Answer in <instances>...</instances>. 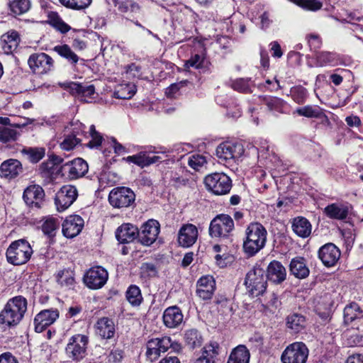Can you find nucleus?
I'll list each match as a JSON object with an SVG mask.
<instances>
[{"label":"nucleus","instance_id":"obj_14","mask_svg":"<svg viewBox=\"0 0 363 363\" xmlns=\"http://www.w3.org/2000/svg\"><path fill=\"white\" fill-rule=\"evenodd\" d=\"M88 164L82 158H77L62 166V171L67 174L69 179H77L84 177L88 172Z\"/></svg>","mask_w":363,"mask_h":363},{"label":"nucleus","instance_id":"obj_31","mask_svg":"<svg viewBox=\"0 0 363 363\" xmlns=\"http://www.w3.org/2000/svg\"><path fill=\"white\" fill-rule=\"evenodd\" d=\"M19 40V35L16 31L8 32L1 36L3 49L6 52H13L17 48Z\"/></svg>","mask_w":363,"mask_h":363},{"label":"nucleus","instance_id":"obj_8","mask_svg":"<svg viewBox=\"0 0 363 363\" xmlns=\"http://www.w3.org/2000/svg\"><path fill=\"white\" fill-rule=\"evenodd\" d=\"M88 337L82 334H77L71 337L65 348L67 355L73 360L79 361L86 355Z\"/></svg>","mask_w":363,"mask_h":363},{"label":"nucleus","instance_id":"obj_46","mask_svg":"<svg viewBox=\"0 0 363 363\" xmlns=\"http://www.w3.org/2000/svg\"><path fill=\"white\" fill-rule=\"evenodd\" d=\"M296 5L306 10L316 11L321 9L323 4L318 0H296Z\"/></svg>","mask_w":363,"mask_h":363},{"label":"nucleus","instance_id":"obj_40","mask_svg":"<svg viewBox=\"0 0 363 363\" xmlns=\"http://www.w3.org/2000/svg\"><path fill=\"white\" fill-rule=\"evenodd\" d=\"M264 101L268 109L271 111L283 113L287 108V104L277 97H268Z\"/></svg>","mask_w":363,"mask_h":363},{"label":"nucleus","instance_id":"obj_27","mask_svg":"<svg viewBox=\"0 0 363 363\" xmlns=\"http://www.w3.org/2000/svg\"><path fill=\"white\" fill-rule=\"evenodd\" d=\"M95 328L96 334L102 338L110 339L115 333L113 321L106 317L100 318L97 321Z\"/></svg>","mask_w":363,"mask_h":363},{"label":"nucleus","instance_id":"obj_9","mask_svg":"<svg viewBox=\"0 0 363 363\" xmlns=\"http://www.w3.org/2000/svg\"><path fill=\"white\" fill-rule=\"evenodd\" d=\"M134 192L127 187H117L111 191L108 195V201L114 208H126L130 206L135 201Z\"/></svg>","mask_w":363,"mask_h":363},{"label":"nucleus","instance_id":"obj_48","mask_svg":"<svg viewBox=\"0 0 363 363\" xmlns=\"http://www.w3.org/2000/svg\"><path fill=\"white\" fill-rule=\"evenodd\" d=\"M308 357V349L303 342H296V363H306Z\"/></svg>","mask_w":363,"mask_h":363},{"label":"nucleus","instance_id":"obj_58","mask_svg":"<svg viewBox=\"0 0 363 363\" xmlns=\"http://www.w3.org/2000/svg\"><path fill=\"white\" fill-rule=\"evenodd\" d=\"M53 26L63 33L68 32L70 29V27L58 17L53 19Z\"/></svg>","mask_w":363,"mask_h":363},{"label":"nucleus","instance_id":"obj_17","mask_svg":"<svg viewBox=\"0 0 363 363\" xmlns=\"http://www.w3.org/2000/svg\"><path fill=\"white\" fill-rule=\"evenodd\" d=\"M59 317L56 309H47L40 311L34 318L35 330L37 333L43 332L47 327L55 322Z\"/></svg>","mask_w":363,"mask_h":363},{"label":"nucleus","instance_id":"obj_34","mask_svg":"<svg viewBox=\"0 0 363 363\" xmlns=\"http://www.w3.org/2000/svg\"><path fill=\"white\" fill-rule=\"evenodd\" d=\"M296 113L301 116L307 118H322L328 121L327 116L324 114L322 109L317 106H306L299 108H296Z\"/></svg>","mask_w":363,"mask_h":363},{"label":"nucleus","instance_id":"obj_6","mask_svg":"<svg viewBox=\"0 0 363 363\" xmlns=\"http://www.w3.org/2000/svg\"><path fill=\"white\" fill-rule=\"evenodd\" d=\"M233 230V220L227 214L216 216L209 225V234L212 238H228Z\"/></svg>","mask_w":363,"mask_h":363},{"label":"nucleus","instance_id":"obj_47","mask_svg":"<svg viewBox=\"0 0 363 363\" xmlns=\"http://www.w3.org/2000/svg\"><path fill=\"white\" fill-rule=\"evenodd\" d=\"M23 152L28 156L30 161L33 163L39 162L45 155V150L43 148L30 147L28 149L23 150Z\"/></svg>","mask_w":363,"mask_h":363},{"label":"nucleus","instance_id":"obj_20","mask_svg":"<svg viewBox=\"0 0 363 363\" xmlns=\"http://www.w3.org/2000/svg\"><path fill=\"white\" fill-rule=\"evenodd\" d=\"M66 87L71 94L86 102H89L95 94V88L93 85L69 82Z\"/></svg>","mask_w":363,"mask_h":363},{"label":"nucleus","instance_id":"obj_59","mask_svg":"<svg viewBox=\"0 0 363 363\" xmlns=\"http://www.w3.org/2000/svg\"><path fill=\"white\" fill-rule=\"evenodd\" d=\"M308 44L311 49L316 50L320 47L321 40L318 35L311 34L308 36Z\"/></svg>","mask_w":363,"mask_h":363},{"label":"nucleus","instance_id":"obj_43","mask_svg":"<svg viewBox=\"0 0 363 363\" xmlns=\"http://www.w3.org/2000/svg\"><path fill=\"white\" fill-rule=\"evenodd\" d=\"M60 2L65 7L81 10L87 8L91 3L92 0H59Z\"/></svg>","mask_w":363,"mask_h":363},{"label":"nucleus","instance_id":"obj_61","mask_svg":"<svg viewBox=\"0 0 363 363\" xmlns=\"http://www.w3.org/2000/svg\"><path fill=\"white\" fill-rule=\"evenodd\" d=\"M179 84H172L168 88H167L165 94L168 97L174 98L175 97L176 94L179 91Z\"/></svg>","mask_w":363,"mask_h":363},{"label":"nucleus","instance_id":"obj_55","mask_svg":"<svg viewBox=\"0 0 363 363\" xmlns=\"http://www.w3.org/2000/svg\"><path fill=\"white\" fill-rule=\"evenodd\" d=\"M204 57L200 55H193L185 63L186 68L194 67L195 69H201L203 67Z\"/></svg>","mask_w":363,"mask_h":363},{"label":"nucleus","instance_id":"obj_24","mask_svg":"<svg viewBox=\"0 0 363 363\" xmlns=\"http://www.w3.org/2000/svg\"><path fill=\"white\" fill-rule=\"evenodd\" d=\"M138 229L136 226L130 223H124L116 230V237L120 242L128 243L138 238Z\"/></svg>","mask_w":363,"mask_h":363},{"label":"nucleus","instance_id":"obj_39","mask_svg":"<svg viewBox=\"0 0 363 363\" xmlns=\"http://www.w3.org/2000/svg\"><path fill=\"white\" fill-rule=\"evenodd\" d=\"M126 298L133 306H138L143 301L140 289L135 285H131L126 291Z\"/></svg>","mask_w":363,"mask_h":363},{"label":"nucleus","instance_id":"obj_30","mask_svg":"<svg viewBox=\"0 0 363 363\" xmlns=\"http://www.w3.org/2000/svg\"><path fill=\"white\" fill-rule=\"evenodd\" d=\"M218 346L217 343H211L203 347L201 355L197 358L194 363H215V357L218 354Z\"/></svg>","mask_w":363,"mask_h":363},{"label":"nucleus","instance_id":"obj_15","mask_svg":"<svg viewBox=\"0 0 363 363\" xmlns=\"http://www.w3.org/2000/svg\"><path fill=\"white\" fill-rule=\"evenodd\" d=\"M159 232V223L155 220H150L143 225L141 230L138 231V240L143 245L149 246L156 240Z\"/></svg>","mask_w":363,"mask_h":363},{"label":"nucleus","instance_id":"obj_10","mask_svg":"<svg viewBox=\"0 0 363 363\" xmlns=\"http://www.w3.org/2000/svg\"><path fill=\"white\" fill-rule=\"evenodd\" d=\"M78 191L72 185L63 186L56 194L55 203L58 211L68 208L77 199Z\"/></svg>","mask_w":363,"mask_h":363},{"label":"nucleus","instance_id":"obj_63","mask_svg":"<svg viewBox=\"0 0 363 363\" xmlns=\"http://www.w3.org/2000/svg\"><path fill=\"white\" fill-rule=\"evenodd\" d=\"M307 91L303 88H296V103L302 104L306 97Z\"/></svg>","mask_w":363,"mask_h":363},{"label":"nucleus","instance_id":"obj_37","mask_svg":"<svg viewBox=\"0 0 363 363\" xmlns=\"http://www.w3.org/2000/svg\"><path fill=\"white\" fill-rule=\"evenodd\" d=\"M311 223L304 217H296V235L301 238H308L311 233Z\"/></svg>","mask_w":363,"mask_h":363},{"label":"nucleus","instance_id":"obj_38","mask_svg":"<svg viewBox=\"0 0 363 363\" xmlns=\"http://www.w3.org/2000/svg\"><path fill=\"white\" fill-rule=\"evenodd\" d=\"M60 223L57 219L48 217L44 219L41 228L43 233L50 238L54 237L59 228Z\"/></svg>","mask_w":363,"mask_h":363},{"label":"nucleus","instance_id":"obj_21","mask_svg":"<svg viewBox=\"0 0 363 363\" xmlns=\"http://www.w3.org/2000/svg\"><path fill=\"white\" fill-rule=\"evenodd\" d=\"M83 226L84 220L79 216H70L62 223V233L67 238H74L81 232Z\"/></svg>","mask_w":363,"mask_h":363},{"label":"nucleus","instance_id":"obj_36","mask_svg":"<svg viewBox=\"0 0 363 363\" xmlns=\"http://www.w3.org/2000/svg\"><path fill=\"white\" fill-rule=\"evenodd\" d=\"M135 94V87L133 84H123L117 86L114 96L117 99H129Z\"/></svg>","mask_w":363,"mask_h":363},{"label":"nucleus","instance_id":"obj_60","mask_svg":"<svg viewBox=\"0 0 363 363\" xmlns=\"http://www.w3.org/2000/svg\"><path fill=\"white\" fill-rule=\"evenodd\" d=\"M0 363H18V361L10 352H5L0 355Z\"/></svg>","mask_w":363,"mask_h":363},{"label":"nucleus","instance_id":"obj_44","mask_svg":"<svg viewBox=\"0 0 363 363\" xmlns=\"http://www.w3.org/2000/svg\"><path fill=\"white\" fill-rule=\"evenodd\" d=\"M57 282L64 286H72L74 283L73 272L69 270L60 272L57 274Z\"/></svg>","mask_w":363,"mask_h":363},{"label":"nucleus","instance_id":"obj_45","mask_svg":"<svg viewBox=\"0 0 363 363\" xmlns=\"http://www.w3.org/2000/svg\"><path fill=\"white\" fill-rule=\"evenodd\" d=\"M91 139L89 142V146L90 147H98L101 145L103 137L101 134L97 132L94 125H90L89 132L86 133Z\"/></svg>","mask_w":363,"mask_h":363},{"label":"nucleus","instance_id":"obj_23","mask_svg":"<svg viewBox=\"0 0 363 363\" xmlns=\"http://www.w3.org/2000/svg\"><path fill=\"white\" fill-rule=\"evenodd\" d=\"M286 271L284 267L278 261L274 260L267 267V279L275 284H281L286 279Z\"/></svg>","mask_w":363,"mask_h":363},{"label":"nucleus","instance_id":"obj_56","mask_svg":"<svg viewBox=\"0 0 363 363\" xmlns=\"http://www.w3.org/2000/svg\"><path fill=\"white\" fill-rule=\"evenodd\" d=\"M277 206L284 212H287L294 207V199L288 197L284 198L278 201Z\"/></svg>","mask_w":363,"mask_h":363},{"label":"nucleus","instance_id":"obj_62","mask_svg":"<svg viewBox=\"0 0 363 363\" xmlns=\"http://www.w3.org/2000/svg\"><path fill=\"white\" fill-rule=\"evenodd\" d=\"M123 4L126 5V10H129L131 12H138L140 11V6L132 0H125L123 1Z\"/></svg>","mask_w":363,"mask_h":363},{"label":"nucleus","instance_id":"obj_1","mask_svg":"<svg viewBox=\"0 0 363 363\" xmlns=\"http://www.w3.org/2000/svg\"><path fill=\"white\" fill-rule=\"evenodd\" d=\"M27 311V300L22 296L10 298L0 313V323L7 326L18 325Z\"/></svg>","mask_w":363,"mask_h":363},{"label":"nucleus","instance_id":"obj_3","mask_svg":"<svg viewBox=\"0 0 363 363\" xmlns=\"http://www.w3.org/2000/svg\"><path fill=\"white\" fill-rule=\"evenodd\" d=\"M33 253L30 243L24 239H20L11 243L6 255L9 263L13 265H21L30 259Z\"/></svg>","mask_w":363,"mask_h":363},{"label":"nucleus","instance_id":"obj_25","mask_svg":"<svg viewBox=\"0 0 363 363\" xmlns=\"http://www.w3.org/2000/svg\"><path fill=\"white\" fill-rule=\"evenodd\" d=\"M21 163L15 159H9L1 163L0 174L5 178H14L22 172Z\"/></svg>","mask_w":363,"mask_h":363},{"label":"nucleus","instance_id":"obj_28","mask_svg":"<svg viewBox=\"0 0 363 363\" xmlns=\"http://www.w3.org/2000/svg\"><path fill=\"white\" fill-rule=\"evenodd\" d=\"M250 353L244 345L235 347L230 354L227 363H249Z\"/></svg>","mask_w":363,"mask_h":363},{"label":"nucleus","instance_id":"obj_57","mask_svg":"<svg viewBox=\"0 0 363 363\" xmlns=\"http://www.w3.org/2000/svg\"><path fill=\"white\" fill-rule=\"evenodd\" d=\"M123 357V352L122 350L118 349L113 350L108 356V361L113 363L120 362Z\"/></svg>","mask_w":363,"mask_h":363},{"label":"nucleus","instance_id":"obj_4","mask_svg":"<svg viewBox=\"0 0 363 363\" xmlns=\"http://www.w3.org/2000/svg\"><path fill=\"white\" fill-rule=\"evenodd\" d=\"M245 284L252 296L262 294L267 289V278L264 271L260 267H255L246 275Z\"/></svg>","mask_w":363,"mask_h":363},{"label":"nucleus","instance_id":"obj_32","mask_svg":"<svg viewBox=\"0 0 363 363\" xmlns=\"http://www.w3.org/2000/svg\"><path fill=\"white\" fill-rule=\"evenodd\" d=\"M16 127L19 125H0V143H8L17 140L20 133L15 128Z\"/></svg>","mask_w":363,"mask_h":363},{"label":"nucleus","instance_id":"obj_52","mask_svg":"<svg viewBox=\"0 0 363 363\" xmlns=\"http://www.w3.org/2000/svg\"><path fill=\"white\" fill-rule=\"evenodd\" d=\"M140 274L143 277H153L157 274V269L153 263L145 262L140 267Z\"/></svg>","mask_w":363,"mask_h":363},{"label":"nucleus","instance_id":"obj_51","mask_svg":"<svg viewBox=\"0 0 363 363\" xmlns=\"http://www.w3.org/2000/svg\"><path fill=\"white\" fill-rule=\"evenodd\" d=\"M206 163V157L201 155H193L188 160L189 165L195 170H199Z\"/></svg>","mask_w":363,"mask_h":363},{"label":"nucleus","instance_id":"obj_29","mask_svg":"<svg viewBox=\"0 0 363 363\" xmlns=\"http://www.w3.org/2000/svg\"><path fill=\"white\" fill-rule=\"evenodd\" d=\"M348 207L342 204L332 203L324 208V213L330 218L343 220L348 215Z\"/></svg>","mask_w":363,"mask_h":363},{"label":"nucleus","instance_id":"obj_16","mask_svg":"<svg viewBox=\"0 0 363 363\" xmlns=\"http://www.w3.org/2000/svg\"><path fill=\"white\" fill-rule=\"evenodd\" d=\"M198 229L191 223L184 224L178 233V242L183 247H191L197 240Z\"/></svg>","mask_w":363,"mask_h":363},{"label":"nucleus","instance_id":"obj_18","mask_svg":"<svg viewBox=\"0 0 363 363\" xmlns=\"http://www.w3.org/2000/svg\"><path fill=\"white\" fill-rule=\"evenodd\" d=\"M318 257L326 267H333L340 257V250L333 243L322 246L318 251Z\"/></svg>","mask_w":363,"mask_h":363},{"label":"nucleus","instance_id":"obj_50","mask_svg":"<svg viewBox=\"0 0 363 363\" xmlns=\"http://www.w3.org/2000/svg\"><path fill=\"white\" fill-rule=\"evenodd\" d=\"M281 359L282 363H295V343L290 344L285 349Z\"/></svg>","mask_w":363,"mask_h":363},{"label":"nucleus","instance_id":"obj_53","mask_svg":"<svg viewBox=\"0 0 363 363\" xmlns=\"http://www.w3.org/2000/svg\"><path fill=\"white\" fill-rule=\"evenodd\" d=\"M309 269L304 262L303 258L296 259V278L304 279L309 275Z\"/></svg>","mask_w":363,"mask_h":363},{"label":"nucleus","instance_id":"obj_54","mask_svg":"<svg viewBox=\"0 0 363 363\" xmlns=\"http://www.w3.org/2000/svg\"><path fill=\"white\" fill-rule=\"evenodd\" d=\"M125 160L128 162L134 163L141 167H147V162H146V153L144 152H140L137 155L128 156Z\"/></svg>","mask_w":363,"mask_h":363},{"label":"nucleus","instance_id":"obj_64","mask_svg":"<svg viewBox=\"0 0 363 363\" xmlns=\"http://www.w3.org/2000/svg\"><path fill=\"white\" fill-rule=\"evenodd\" d=\"M346 363H363V355L361 354H356L350 356Z\"/></svg>","mask_w":363,"mask_h":363},{"label":"nucleus","instance_id":"obj_7","mask_svg":"<svg viewBox=\"0 0 363 363\" xmlns=\"http://www.w3.org/2000/svg\"><path fill=\"white\" fill-rule=\"evenodd\" d=\"M244 147L240 143L225 142L216 148V156L220 162L231 165L235 163L244 153Z\"/></svg>","mask_w":363,"mask_h":363},{"label":"nucleus","instance_id":"obj_5","mask_svg":"<svg viewBox=\"0 0 363 363\" xmlns=\"http://www.w3.org/2000/svg\"><path fill=\"white\" fill-rule=\"evenodd\" d=\"M204 183L208 190L216 195H224L231 189L232 181L224 173L215 172L207 175L204 179Z\"/></svg>","mask_w":363,"mask_h":363},{"label":"nucleus","instance_id":"obj_33","mask_svg":"<svg viewBox=\"0 0 363 363\" xmlns=\"http://www.w3.org/2000/svg\"><path fill=\"white\" fill-rule=\"evenodd\" d=\"M362 317H363V309L357 303L352 302L344 309V321L345 323H351Z\"/></svg>","mask_w":363,"mask_h":363},{"label":"nucleus","instance_id":"obj_35","mask_svg":"<svg viewBox=\"0 0 363 363\" xmlns=\"http://www.w3.org/2000/svg\"><path fill=\"white\" fill-rule=\"evenodd\" d=\"M53 50L59 55L65 58L72 65H76L79 61V57L67 45L55 46Z\"/></svg>","mask_w":363,"mask_h":363},{"label":"nucleus","instance_id":"obj_2","mask_svg":"<svg viewBox=\"0 0 363 363\" xmlns=\"http://www.w3.org/2000/svg\"><path fill=\"white\" fill-rule=\"evenodd\" d=\"M267 230L258 223H250L245 230L243 249L249 256H253L262 250L267 241Z\"/></svg>","mask_w":363,"mask_h":363},{"label":"nucleus","instance_id":"obj_41","mask_svg":"<svg viewBox=\"0 0 363 363\" xmlns=\"http://www.w3.org/2000/svg\"><path fill=\"white\" fill-rule=\"evenodd\" d=\"M11 11L15 15L26 13L30 8L29 0H13L9 4Z\"/></svg>","mask_w":363,"mask_h":363},{"label":"nucleus","instance_id":"obj_42","mask_svg":"<svg viewBox=\"0 0 363 363\" xmlns=\"http://www.w3.org/2000/svg\"><path fill=\"white\" fill-rule=\"evenodd\" d=\"M186 344L191 348L200 346L201 344V336L196 329H191L186 332L184 335Z\"/></svg>","mask_w":363,"mask_h":363},{"label":"nucleus","instance_id":"obj_26","mask_svg":"<svg viewBox=\"0 0 363 363\" xmlns=\"http://www.w3.org/2000/svg\"><path fill=\"white\" fill-rule=\"evenodd\" d=\"M182 320L183 314L177 306L167 308L163 313V322L168 328H176L182 323Z\"/></svg>","mask_w":363,"mask_h":363},{"label":"nucleus","instance_id":"obj_19","mask_svg":"<svg viewBox=\"0 0 363 363\" xmlns=\"http://www.w3.org/2000/svg\"><path fill=\"white\" fill-rule=\"evenodd\" d=\"M44 196L45 193L41 186L32 185L25 189L23 198L28 206L39 208L41 206Z\"/></svg>","mask_w":363,"mask_h":363},{"label":"nucleus","instance_id":"obj_49","mask_svg":"<svg viewBox=\"0 0 363 363\" xmlns=\"http://www.w3.org/2000/svg\"><path fill=\"white\" fill-rule=\"evenodd\" d=\"M80 142L81 140L77 138L76 135H67L60 143V147L62 149L69 151L72 150Z\"/></svg>","mask_w":363,"mask_h":363},{"label":"nucleus","instance_id":"obj_13","mask_svg":"<svg viewBox=\"0 0 363 363\" xmlns=\"http://www.w3.org/2000/svg\"><path fill=\"white\" fill-rule=\"evenodd\" d=\"M108 274L107 271L101 267L91 268L86 274L84 281L90 289H98L101 288L107 281Z\"/></svg>","mask_w":363,"mask_h":363},{"label":"nucleus","instance_id":"obj_11","mask_svg":"<svg viewBox=\"0 0 363 363\" xmlns=\"http://www.w3.org/2000/svg\"><path fill=\"white\" fill-rule=\"evenodd\" d=\"M172 340L169 337L151 339L147 342L146 356L151 361H155L162 352L167 351L172 347Z\"/></svg>","mask_w":363,"mask_h":363},{"label":"nucleus","instance_id":"obj_12","mask_svg":"<svg viewBox=\"0 0 363 363\" xmlns=\"http://www.w3.org/2000/svg\"><path fill=\"white\" fill-rule=\"evenodd\" d=\"M53 60L44 52L34 53L28 60L30 68L37 74H45L53 67Z\"/></svg>","mask_w":363,"mask_h":363},{"label":"nucleus","instance_id":"obj_22","mask_svg":"<svg viewBox=\"0 0 363 363\" xmlns=\"http://www.w3.org/2000/svg\"><path fill=\"white\" fill-rule=\"evenodd\" d=\"M196 294L203 300L211 298L215 291V281L211 276L201 277L197 281Z\"/></svg>","mask_w":363,"mask_h":363}]
</instances>
